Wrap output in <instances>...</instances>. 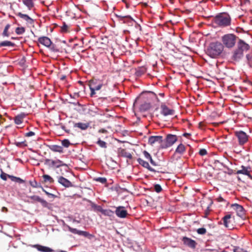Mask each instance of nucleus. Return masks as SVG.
<instances>
[{
	"label": "nucleus",
	"instance_id": "obj_4",
	"mask_svg": "<svg viewBox=\"0 0 252 252\" xmlns=\"http://www.w3.org/2000/svg\"><path fill=\"white\" fill-rule=\"evenodd\" d=\"M236 38L237 36L234 34H225L221 38L222 44L228 48H231L235 45Z\"/></svg>",
	"mask_w": 252,
	"mask_h": 252
},
{
	"label": "nucleus",
	"instance_id": "obj_2",
	"mask_svg": "<svg viewBox=\"0 0 252 252\" xmlns=\"http://www.w3.org/2000/svg\"><path fill=\"white\" fill-rule=\"evenodd\" d=\"M223 50V45L220 42H215L210 43L206 50V54L212 58L219 56Z\"/></svg>",
	"mask_w": 252,
	"mask_h": 252
},
{
	"label": "nucleus",
	"instance_id": "obj_44",
	"mask_svg": "<svg viewBox=\"0 0 252 252\" xmlns=\"http://www.w3.org/2000/svg\"><path fill=\"white\" fill-rule=\"evenodd\" d=\"M95 181L100 182L102 184H105L107 182V180L105 178L99 177L95 179Z\"/></svg>",
	"mask_w": 252,
	"mask_h": 252
},
{
	"label": "nucleus",
	"instance_id": "obj_49",
	"mask_svg": "<svg viewBox=\"0 0 252 252\" xmlns=\"http://www.w3.org/2000/svg\"><path fill=\"white\" fill-rule=\"evenodd\" d=\"M9 175H7V174L2 172V173L0 174V178L5 181L7 179V177H8Z\"/></svg>",
	"mask_w": 252,
	"mask_h": 252
},
{
	"label": "nucleus",
	"instance_id": "obj_5",
	"mask_svg": "<svg viewBox=\"0 0 252 252\" xmlns=\"http://www.w3.org/2000/svg\"><path fill=\"white\" fill-rule=\"evenodd\" d=\"M44 164L49 167H55L57 168L64 167V170L67 171L68 167L66 163L60 159L52 160L50 159H45Z\"/></svg>",
	"mask_w": 252,
	"mask_h": 252
},
{
	"label": "nucleus",
	"instance_id": "obj_58",
	"mask_svg": "<svg viewBox=\"0 0 252 252\" xmlns=\"http://www.w3.org/2000/svg\"><path fill=\"white\" fill-rule=\"evenodd\" d=\"M68 27L66 25L64 24L62 27V30L63 31H66L67 30Z\"/></svg>",
	"mask_w": 252,
	"mask_h": 252
},
{
	"label": "nucleus",
	"instance_id": "obj_31",
	"mask_svg": "<svg viewBox=\"0 0 252 252\" xmlns=\"http://www.w3.org/2000/svg\"><path fill=\"white\" fill-rule=\"evenodd\" d=\"M8 177L11 180V181L15 182H17L19 183H23L25 182L23 180L19 177H16L12 175H8Z\"/></svg>",
	"mask_w": 252,
	"mask_h": 252
},
{
	"label": "nucleus",
	"instance_id": "obj_39",
	"mask_svg": "<svg viewBox=\"0 0 252 252\" xmlns=\"http://www.w3.org/2000/svg\"><path fill=\"white\" fill-rule=\"evenodd\" d=\"M233 251L234 252H247V251L237 246H233Z\"/></svg>",
	"mask_w": 252,
	"mask_h": 252
},
{
	"label": "nucleus",
	"instance_id": "obj_8",
	"mask_svg": "<svg viewBox=\"0 0 252 252\" xmlns=\"http://www.w3.org/2000/svg\"><path fill=\"white\" fill-rule=\"evenodd\" d=\"M148 144L152 146H158L161 149V145L163 144V137L161 136H151L149 137Z\"/></svg>",
	"mask_w": 252,
	"mask_h": 252
},
{
	"label": "nucleus",
	"instance_id": "obj_11",
	"mask_svg": "<svg viewBox=\"0 0 252 252\" xmlns=\"http://www.w3.org/2000/svg\"><path fill=\"white\" fill-rule=\"evenodd\" d=\"M115 214L118 217L120 218H125L128 215L127 211L123 206H119L117 207L115 211Z\"/></svg>",
	"mask_w": 252,
	"mask_h": 252
},
{
	"label": "nucleus",
	"instance_id": "obj_7",
	"mask_svg": "<svg viewBox=\"0 0 252 252\" xmlns=\"http://www.w3.org/2000/svg\"><path fill=\"white\" fill-rule=\"evenodd\" d=\"M178 140L176 135L168 134L166 138L163 139V144L161 145V149H166L172 146Z\"/></svg>",
	"mask_w": 252,
	"mask_h": 252
},
{
	"label": "nucleus",
	"instance_id": "obj_41",
	"mask_svg": "<svg viewBox=\"0 0 252 252\" xmlns=\"http://www.w3.org/2000/svg\"><path fill=\"white\" fill-rule=\"evenodd\" d=\"M62 145L65 148H68L71 144L70 142L68 139H64L62 141Z\"/></svg>",
	"mask_w": 252,
	"mask_h": 252
},
{
	"label": "nucleus",
	"instance_id": "obj_64",
	"mask_svg": "<svg viewBox=\"0 0 252 252\" xmlns=\"http://www.w3.org/2000/svg\"><path fill=\"white\" fill-rule=\"evenodd\" d=\"M2 209H3V210H5V209L7 210V209L5 207H3Z\"/></svg>",
	"mask_w": 252,
	"mask_h": 252
},
{
	"label": "nucleus",
	"instance_id": "obj_10",
	"mask_svg": "<svg viewBox=\"0 0 252 252\" xmlns=\"http://www.w3.org/2000/svg\"><path fill=\"white\" fill-rule=\"evenodd\" d=\"M231 207L232 209H233L234 210L236 211L237 215L238 216L241 218L244 216L245 214V210L242 206L235 203L232 204L231 205Z\"/></svg>",
	"mask_w": 252,
	"mask_h": 252
},
{
	"label": "nucleus",
	"instance_id": "obj_40",
	"mask_svg": "<svg viewBox=\"0 0 252 252\" xmlns=\"http://www.w3.org/2000/svg\"><path fill=\"white\" fill-rule=\"evenodd\" d=\"M154 189L157 193L160 192L162 190L161 186L159 184H156L154 185Z\"/></svg>",
	"mask_w": 252,
	"mask_h": 252
},
{
	"label": "nucleus",
	"instance_id": "obj_1",
	"mask_svg": "<svg viewBox=\"0 0 252 252\" xmlns=\"http://www.w3.org/2000/svg\"><path fill=\"white\" fill-rule=\"evenodd\" d=\"M250 46L242 39L238 41L236 48L232 52L231 59L236 62H239L244 57V53L249 51Z\"/></svg>",
	"mask_w": 252,
	"mask_h": 252
},
{
	"label": "nucleus",
	"instance_id": "obj_32",
	"mask_svg": "<svg viewBox=\"0 0 252 252\" xmlns=\"http://www.w3.org/2000/svg\"><path fill=\"white\" fill-rule=\"evenodd\" d=\"M23 2L28 7L30 10L33 7V3L32 0H22Z\"/></svg>",
	"mask_w": 252,
	"mask_h": 252
},
{
	"label": "nucleus",
	"instance_id": "obj_37",
	"mask_svg": "<svg viewBox=\"0 0 252 252\" xmlns=\"http://www.w3.org/2000/svg\"><path fill=\"white\" fill-rule=\"evenodd\" d=\"M25 32V29L23 27H17L15 30V32L17 34H22Z\"/></svg>",
	"mask_w": 252,
	"mask_h": 252
},
{
	"label": "nucleus",
	"instance_id": "obj_36",
	"mask_svg": "<svg viewBox=\"0 0 252 252\" xmlns=\"http://www.w3.org/2000/svg\"><path fill=\"white\" fill-rule=\"evenodd\" d=\"M10 27V25L9 24H7L6 26L4 28V29L3 30V32H2V36H6L8 37L9 36V33L8 32V31Z\"/></svg>",
	"mask_w": 252,
	"mask_h": 252
},
{
	"label": "nucleus",
	"instance_id": "obj_35",
	"mask_svg": "<svg viewBox=\"0 0 252 252\" xmlns=\"http://www.w3.org/2000/svg\"><path fill=\"white\" fill-rule=\"evenodd\" d=\"M79 233V235L84 236V237H88L89 239H91L92 238H93L94 237V235L90 234L89 233H88L87 231L80 230Z\"/></svg>",
	"mask_w": 252,
	"mask_h": 252
},
{
	"label": "nucleus",
	"instance_id": "obj_62",
	"mask_svg": "<svg viewBox=\"0 0 252 252\" xmlns=\"http://www.w3.org/2000/svg\"><path fill=\"white\" fill-rule=\"evenodd\" d=\"M189 134H188V133H184V136H186L187 135H189Z\"/></svg>",
	"mask_w": 252,
	"mask_h": 252
},
{
	"label": "nucleus",
	"instance_id": "obj_23",
	"mask_svg": "<svg viewBox=\"0 0 252 252\" xmlns=\"http://www.w3.org/2000/svg\"><path fill=\"white\" fill-rule=\"evenodd\" d=\"M16 15L30 24H32L33 22V20L27 14H23L21 12H18Z\"/></svg>",
	"mask_w": 252,
	"mask_h": 252
},
{
	"label": "nucleus",
	"instance_id": "obj_56",
	"mask_svg": "<svg viewBox=\"0 0 252 252\" xmlns=\"http://www.w3.org/2000/svg\"><path fill=\"white\" fill-rule=\"evenodd\" d=\"M98 132L106 133L107 132V130L105 129L102 128L98 130Z\"/></svg>",
	"mask_w": 252,
	"mask_h": 252
},
{
	"label": "nucleus",
	"instance_id": "obj_3",
	"mask_svg": "<svg viewBox=\"0 0 252 252\" xmlns=\"http://www.w3.org/2000/svg\"><path fill=\"white\" fill-rule=\"evenodd\" d=\"M231 18L229 15L220 14L217 15L213 20V23L216 26L225 27L230 25Z\"/></svg>",
	"mask_w": 252,
	"mask_h": 252
},
{
	"label": "nucleus",
	"instance_id": "obj_25",
	"mask_svg": "<svg viewBox=\"0 0 252 252\" xmlns=\"http://www.w3.org/2000/svg\"><path fill=\"white\" fill-rule=\"evenodd\" d=\"M246 63H247L248 65L250 67L252 68V51L247 54L246 56Z\"/></svg>",
	"mask_w": 252,
	"mask_h": 252
},
{
	"label": "nucleus",
	"instance_id": "obj_57",
	"mask_svg": "<svg viewBox=\"0 0 252 252\" xmlns=\"http://www.w3.org/2000/svg\"><path fill=\"white\" fill-rule=\"evenodd\" d=\"M212 204V202H211L210 203V205L207 207V209L205 211V214H206V215H208L209 214V212H208L207 211H209L210 206H211Z\"/></svg>",
	"mask_w": 252,
	"mask_h": 252
},
{
	"label": "nucleus",
	"instance_id": "obj_52",
	"mask_svg": "<svg viewBox=\"0 0 252 252\" xmlns=\"http://www.w3.org/2000/svg\"><path fill=\"white\" fill-rule=\"evenodd\" d=\"M42 190L43 191H44L45 192V193L49 196H51L52 197H54L55 196V195L53 194H52V193H50L47 191H46L45 189H44L43 188H42Z\"/></svg>",
	"mask_w": 252,
	"mask_h": 252
},
{
	"label": "nucleus",
	"instance_id": "obj_29",
	"mask_svg": "<svg viewBox=\"0 0 252 252\" xmlns=\"http://www.w3.org/2000/svg\"><path fill=\"white\" fill-rule=\"evenodd\" d=\"M15 44L9 41H3L0 42V47L3 46L14 47Z\"/></svg>",
	"mask_w": 252,
	"mask_h": 252
},
{
	"label": "nucleus",
	"instance_id": "obj_34",
	"mask_svg": "<svg viewBox=\"0 0 252 252\" xmlns=\"http://www.w3.org/2000/svg\"><path fill=\"white\" fill-rule=\"evenodd\" d=\"M91 206L94 209V210L100 212L101 213L102 212L103 209L100 206L97 205L93 202H91Z\"/></svg>",
	"mask_w": 252,
	"mask_h": 252
},
{
	"label": "nucleus",
	"instance_id": "obj_63",
	"mask_svg": "<svg viewBox=\"0 0 252 252\" xmlns=\"http://www.w3.org/2000/svg\"><path fill=\"white\" fill-rule=\"evenodd\" d=\"M2 209H3V210H5V209L7 210V209L5 207H3Z\"/></svg>",
	"mask_w": 252,
	"mask_h": 252
},
{
	"label": "nucleus",
	"instance_id": "obj_27",
	"mask_svg": "<svg viewBox=\"0 0 252 252\" xmlns=\"http://www.w3.org/2000/svg\"><path fill=\"white\" fill-rule=\"evenodd\" d=\"M151 107V105L149 102H144L141 105L140 109L141 111H146L148 110Z\"/></svg>",
	"mask_w": 252,
	"mask_h": 252
},
{
	"label": "nucleus",
	"instance_id": "obj_15",
	"mask_svg": "<svg viewBox=\"0 0 252 252\" xmlns=\"http://www.w3.org/2000/svg\"><path fill=\"white\" fill-rule=\"evenodd\" d=\"M241 168V169L236 171L235 174L245 175L252 178V176L250 174L251 168L250 167H246L242 165Z\"/></svg>",
	"mask_w": 252,
	"mask_h": 252
},
{
	"label": "nucleus",
	"instance_id": "obj_46",
	"mask_svg": "<svg viewBox=\"0 0 252 252\" xmlns=\"http://www.w3.org/2000/svg\"><path fill=\"white\" fill-rule=\"evenodd\" d=\"M68 229L69 230V231H70L71 232L74 233V234H78L79 235V231L80 230H77V229L76 228H71L70 227H68Z\"/></svg>",
	"mask_w": 252,
	"mask_h": 252
},
{
	"label": "nucleus",
	"instance_id": "obj_50",
	"mask_svg": "<svg viewBox=\"0 0 252 252\" xmlns=\"http://www.w3.org/2000/svg\"><path fill=\"white\" fill-rule=\"evenodd\" d=\"M30 184L33 188H37V183L35 181H30Z\"/></svg>",
	"mask_w": 252,
	"mask_h": 252
},
{
	"label": "nucleus",
	"instance_id": "obj_24",
	"mask_svg": "<svg viewBox=\"0 0 252 252\" xmlns=\"http://www.w3.org/2000/svg\"><path fill=\"white\" fill-rule=\"evenodd\" d=\"M186 151V147L185 145L182 143L179 144L175 150L176 153L180 155H183Z\"/></svg>",
	"mask_w": 252,
	"mask_h": 252
},
{
	"label": "nucleus",
	"instance_id": "obj_14",
	"mask_svg": "<svg viewBox=\"0 0 252 252\" xmlns=\"http://www.w3.org/2000/svg\"><path fill=\"white\" fill-rule=\"evenodd\" d=\"M223 223L224 225L230 229L233 228V225L232 223L231 215H226L222 218Z\"/></svg>",
	"mask_w": 252,
	"mask_h": 252
},
{
	"label": "nucleus",
	"instance_id": "obj_17",
	"mask_svg": "<svg viewBox=\"0 0 252 252\" xmlns=\"http://www.w3.org/2000/svg\"><path fill=\"white\" fill-rule=\"evenodd\" d=\"M38 42L47 47L50 46L52 43V41L47 36L39 37L38 39Z\"/></svg>",
	"mask_w": 252,
	"mask_h": 252
},
{
	"label": "nucleus",
	"instance_id": "obj_38",
	"mask_svg": "<svg viewBox=\"0 0 252 252\" xmlns=\"http://www.w3.org/2000/svg\"><path fill=\"white\" fill-rule=\"evenodd\" d=\"M96 144L100 147L106 148L107 147V144L105 142L101 140L100 139L97 141Z\"/></svg>",
	"mask_w": 252,
	"mask_h": 252
},
{
	"label": "nucleus",
	"instance_id": "obj_43",
	"mask_svg": "<svg viewBox=\"0 0 252 252\" xmlns=\"http://www.w3.org/2000/svg\"><path fill=\"white\" fill-rule=\"evenodd\" d=\"M206 229L204 228H199L197 229V232L199 234L203 235L206 233Z\"/></svg>",
	"mask_w": 252,
	"mask_h": 252
},
{
	"label": "nucleus",
	"instance_id": "obj_20",
	"mask_svg": "<svg viewBox=\"0 0 252 252\" xmlns=\"http://www.w3.org/2000/svg\"><path fill=\"white\" fill-rule=\"evenodd\" d=\"M31 247L36 248L37 249L38 251L42 252H53V250H52L51 248L41 246L40 245L36 244L32 245Z\"/></svg>",
	"mask_w": 252,
	"mask_h": 252
},
{
	"label": "nucleus",
	"instance_id": "obj_61",
	"mask_svg": "<svg viewBox=\"0 0 252 252\" xmlns=\"http://www.w3.org/2000/svg\"><path fill=\"white\" fill-rule=\"evenodd\" d=\"M21 145V143H19H19H17V146H20Z\"/></svg>",
	"mask_w": 252,
	"mask_h": 252
},
{
	"label": "nucleus",
	"instance_id": "obj_6",
	"mask_svg": "<svg viewBox=\"0 0 252 252\" xmlns=\"http://www.w3.org/2000/svg\"><path fill=\"white\" fill-rule=\"evenodd\" d=\"M89 86L91 91L90 96L93 97L96 94L95 91L100 90L104 85L98 80L93 79L89 82Z\"/></svg>",
	"mask_w": 252,
	"mask_h": 252
},
{
	"label": "nucleus",
	"instance_id": "obj_48",
	"mask_svg": "<svg viewBox=\"0 0 252 252\" xmlns=\"http://www.w3.org/2000/svg\"><path fill=\"white\" fill-rule=\"evenodd\" d=\"M143 155L147 159H150L152 158L150 154L146 151L143 152Z\"/></svg>",
	"mask_w": 252,
	"mask_h": 252
},
{
	"label": "nucleus",
	"instance_id": "obj_12",
	"mask_svg": "<svg viewBox=\"0 0 252 252\" xmlns=\"http://www.w3.org/2000/svg\"><path fill=\"white\" fill-rule=\"evenodd\" d=\"M57 178L58 183L66 188L73 186L72 183L70 181L63 176H59Z\"/></svg>",
	"mask_w": 252,
	"mask_h": 252
},
{
	"label": "nucleus",
	"instance_id": "obj_55",
	"mask_svg": "<svg viewBox=\"0 0 252 252\" xmlns=\"http://www.w3.org/2000/svg\"><path fill=\"white\" fill-rule=\"evenodd\" d=\"M149 160H150V161L151 163L153 165H154V166H157V165H158V164L156 163V162H155V161H154L153 160V159H152V158H151V159H150Z\"/></svg>",
	"mask_w": 252,
	"mask_h": 252
},
{
	"label": "nucleus",
	"instance_id": "obj_51",
	"mask_svg": "<svg viewBox=\"0 0 252 252\" xmlns=\"http://www.w3.org/2000/svg\"><path fill=\"white\" fill-rule=\"evenodd\" d=\"M129 16H118V18L119 19L120 21H124L125 22V19L128 18Z\"/></svg>",
	"mask_w": 252,
	"mask_h": 252
},
{
	"label": "nucleus",
	"instance_id": "obj_33",
	"mask_svg": "<svg viewBox=\"0 0 252 252\" xmlns=\"http://www.w3.org/2000/svg\"><path fill=\"white\" fill-rule=\"evenodd\" d=\"M101 213L106 216L111 217L114 214V212L110 209H102Z\"/></svg>",
	"mask_w": 252,
	"mask_h": 252
},
{
	"label": "nucleus",
	"instance_id": "obj_22",
	"mask_svg": "<svg viewBox=\"0 0 252 252\" xmlns=\"http://www.w3.org/2000/svg\"><path fill=\"white\" fill-rule=\"evenodd\" d=\"M119 155L122 157H124L129 159H131L132 158V155L124 149H120L119 150Z\"/></svg>",
	"mask_w": 252,
	"mask_h": 252
},
{
	"label": "nucleus",
	"instance_id": "obj_9",
	"mask_svg": "<svg viewBox=\"0 0 252 252\" xmlns=\"http://www.w3.org/2000/svg\"><path fill=\"white\" fill-rule=\"evenodd\" d=\"M235 135L238 140L240 145L245 144L248 140L249 136L243 131H238L235 132Z\"/></svg>",
	"mask_w": 252,
	"mask_h": 252
},
{
	"label": "nucleus",
	"instance_id": "obj_45",
	"mask_svg": "<svg viewBox=\"0 0 252 252\" xmlns=\"http://www.w3.org/2000/svg\"><path fill=\"white\" fill-rule=\"evenodd\" d=\"M179 155V154H178V153H176V152L175 151L174 154L173 155V156L172 157V158L173 160H178L179 159H180L181 158V155Z\"/></svg>",
	"mask_w": 252,
	"mask_h": 252
},
{
	"label": "nucleus",
	"instance_id": "obj_42",
	"mask_svg": "<svg viewBox=\"0 0 252 252\" xmlns=\"http://www.w3.org/2000/svg\"><path fill=\"white\" fill-rule=\"evenodd\" d=\"M48 48H49L50 50L53 52H57L59 51V50L57 48V46L52 43Z\"/></svg>",
	"mask_w": 252,
	"mask_h": 252
},
{
	"label": "nucleus",
	"instance_id": "obj_28",
	"mask_svg": "<svg viewBox=\"0 0 252 252\" xmlns=\"http://www.w3.org/2000/svg\"><path fill=\"white\" fill-rule=\"evenodd\" d=\"M74 126L77 127L82 130H85L89 127V124L82 123H78L75 124Z\"/></svg>",
	"mask_w": 252,
	"mask_h": 252
},
{
	"label": "nucleus",
	"instance_id": "obj_47",
	"mask_svg": "<svg viewBox=\"0 0 252 252\" xmlns=\"http://www.w3.org/2000/svg\"><path fill=\"white\" fill-rule=\"evenodd\" d=\"M199 154L200 155L203 156L207 155V151L205 149H201L200 150L199 152Z\"/></svg>",
	"mask_w": 252,
	"mask_h": 252
},
{
	"label": "nucleus",
	"instance_id": "obj_54",
	"mask_svg": "<svg viewBox=\"0 0 252 252\" xmlns=\"http://www.w3.org/2000/svg\"><path fill=\"white\" fill-rule=\"evenodd\" d=\"M216 200L218 202H222L224 201V199L221 196H219L218 198H216Z\"/></svg>",
	"mask_w": 252,
	"mask_h": 252
},
{
	"label": "nucleus",
	"instance_id": "obj_18",
	"mask_svg": "<svg viewBox=\"0 0 252 252\" xmlns=\"http://www.w3.org/2000/svg\"><path fill=\"white\" fill-rule=\"evenodd\" d=\"M137 161L139 163V164L142 165L143 167L147 168L149 171L153 172H156L157 171L155 170L154 168H152L148 162L144 160L143 159L139 158L137 159Z\"/></svg>",
	"mask_w": 252,
	"mask_h": 252
},
{
	"label": "nucleus",
	"instance_id": "obj_53",
	"mask_svg": "<svg viewBox=\"0 0 252 252\" xmlns=\"http://www.w3.org/2000/svg\"><path fill=\"white\" fill-rule=\"evenodd\" d=\"M35 133L32 131H30L26 133V136L28 137L32 136L34 135Z\"/></svg>",
	"mask_w": 252,
	"mask_h": 252
},
{
	"label": "nucleus",
	"instance_id": "obj_19",
	"mask_svg": "<svg viewBox=\"0 0 252 252\" xmlns=\"http://www.w3.org/2000/svg\"><path fill=\"white\" fill-rule=\"evenodd\" d=\"M31 199H32L33 201H37L40 202L43 207H47L48 206V203L47 202L41 198L39 196L37 195H32L30 197H29Z\"/></svg>",
	"mask_w": 252,
	"mask_h": 252
},
{
	"label": "nucleus",
	"instance_id": "obj_30",
	"mask_svg": "<svg viewBox=\"0 0 252 252\" xmlns=\"http://www.w3.org/2000/svg\"><path fill=\"white\" fill-rule=\"evenodd\" d=\"M44 182H49L50 184L54 183V180L49 175L44 174L42 176Z\"/></svg>",
	"mask_w": 252,
	"mask_h": 252
},
{
	"label": "nucleus",
	"instance_id": "obj_21",
	"mask_svg": "<svg viewBox=\"0 0 252 252\" xmlns=\"http://www.w3.org/2000/svg\"><path fill=\"white\" fill-rule=\"evenodd\" d=\"M27 114L21 113L14 118V122L16 125L21 124L23 122L24 119L26 117Z\"/></svg>",
	"mask_w": 252,
	"mask_h": 252
},
{
	"label": "nucleus",
	"instance_id": "obj_26",
	"mask_svg": "<svg viewBox=\"0 0 252 252\" xmlns=\"http://www.w3.org/2000/svg\"><path fill=\"white\" fill-rule=\"evenodd\" d=\"M50 149L56 152L63 153V147L61 146L57 145H53L50 146Z\"/></svg>",
	"mask_w": 252,
	"mask_h": 252
},
{
	"label": "nucleus",
	"instance_id": "obj_13",
	"mask_svg": "<svg viewBox=\"0 0 252 252\" xmlns=\"http://www.w3.org/2000/svg\"><path fill=\"white\" fill-rule=\"evenodd\" d=\"M182 240L185 245L190 248L195 249L197 243L194 240L190 238L187 237H183Z\"/></svg>",
	"mask_w": 252,
	"mask_h": 252
},
{
	"label": "nucleus",
	"instance_id": "obj_60",
	"mask_svg": "<svg viewBox=\"0 0 252 252\" xmlns=\"http://www.w3.org/2000/svg\"><path fill=\"white\" fill-rule=\"evenodd\" d=\"M65 78H66L65 75H62L60 78L61 80H64Z\"/></svg>",
	"mask_w": 252,
	"mask_h": 252
},
{
	"label": "nucleus",
	"instance_id": "obj_59",
	"mask_svg": "<svg viewBox=\"0 0 252 252\" xmlns=\"http://www.w3.org/2000/svg\"><path fill=\"white\" fill-rule=\"evenodd\" d=\"M236 171H235H235H233V170H232V169H228V174H229V175H231V174H233V173L235 174Z\"/></svg>",
	"mask_w": 252,
	"mask_h": 252
},
{
	"label": "nucleus",
	"instance_id": "obj_16",
	"mask_svg": "<svg viewBox=\"0 0 252 252\" xmlns=\"http://www.w3.org/2000/svg\"><path fill=\"white\" fill-rule=\"evenodd\" d=\"M160 108H161V114L165 116H166L168 115H172L174 113V110L169 109L165 104H162L161 105Z\"/></svg>",
	"mask_w": 252,
	"mask_h": 252
}]
</instances>
